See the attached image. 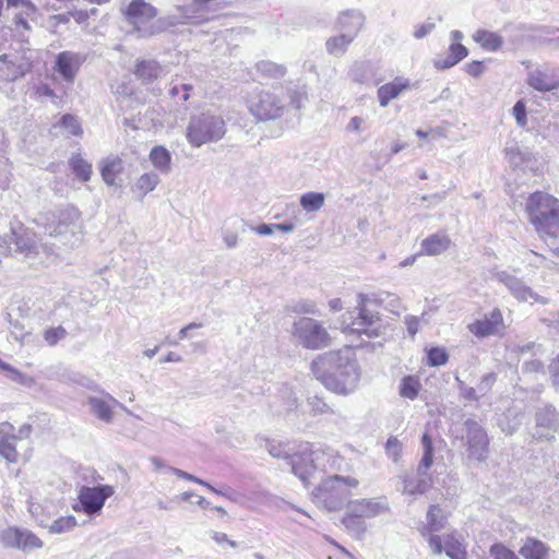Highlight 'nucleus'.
Returning <instances> with one entry per match:
<instances>
[{
    "label": "nucleus",
    "mask_w": 559,
    "mask_h": 559,
    "mask_svg": "<svg viewBox=\"0 0 559 559\" xmlns=\"http://www.w3.org/2000/svg\"><path fill=\"white\" fill-rule=\"evenodd\" d=\"M292 334L298 344L307 349H321L328 347L331 342L323 324L307 317L299 318L293 323Z\"/></svg>",
    "instance_id": "8"
},
{
    "label": "nucleus",
    "mask_w": 559,
    "mask_h": 559,
    "mask_svg": "<svg viewBox=\"0 0 559 559\" xmlns=\"http://www.w3.org/2000/svg\"><path fill=\"white\" fill-rule=\"evenodd\" d=\"M87 403L91 407V412L105 423L112 420V407L120 405L109 393H103V396H90Z\"/></svg>",
    "instance_id": "23"
},
{
    "label": "nucleus",
    "mask_w": 559,
    "mask_h": 559,
    "mask_svg": "<svg viewBox=\"0 0 559 559\" xmlns=\"http://www.w3.org/2000/svg\"><path fill=\"white\" fill-rule=\"evenodd\" d=\"M114 493V487L110 485H100L96 487L82 486L78 497L83 512L88 515H94L100 513L105 501Z\"/></svg>",
    "instance_id": "14"
},
{
    "label": "nucleus",
    "mask_w": 559,
    "mask_h": 559,
    "mask_svg": "<svg viewBox=\"0 0 559 559\" xmlns=\"http://www.w3.org/2000/svg\"><path fill=\"white\" fill-rule=\"evenodd\" d=\"M84 58L73 51H62L56 58V71L67 82H73Z\"/></svg>",
    "instance_id": "19"
},
{
    "label": "nucleus",
    "mask_w": 559,
    "mask_h": 559,
    "mask_svg": "<svg viewBox=\"0 0 559 559\" xmlns=\"http://www.w3.org/2000/svg\"><path fill=\"white\" fill-rule=\"evenodd\" d=\"M290 311L295 313H302V314H317L318 309L313 301L310 300H299L292 306H289Z\"/></svg>",
    "instance_id": "49"
},
{
    "label": "nucleus",
    "mask_w": 559,
    "mask_h": 559,
    "mask_svg": "<svg viewBox=\"0 0 559 559\" xmlns=\"http://www.w3.org/2000/svg\"><path fill=\"white\" fill-rule=\"evenodd\" d=\"M559 430V414L551 405L539 407L535 413V426L531 432L535 441H552Z\"/></svg>",
    "instance_id": "12"
},
{
    "label": "nucleus",
    "mask_w": 559,
    "mask_h": 559,
    "mask_svg": "<svg viewBox=\"0 0 559 559\" xmlns=\"http://www.w3.org/2000/svg\"><path fill=\"white\" fill-rule=\"evenodd\" d=\"M324 204V194L320 192H308L300 197V205L307 212L319 211Z\"/></svg>",
    "instance_id": "41"
},
{
    "label": "nucleus",
    "mask_w": 559,
    "mask_h": 559,
    "mask_svg": "<svg viewBox=\"0 0 559 559\" xmlns=\"http://www.w3.org/2000/svg\"><path fill=\"white\" fill-rule=\"evenodd\" d=\"M53 129H59L61 134L66 138L81 136L83 134L81 122L78 117L71 114L63 115L58 122L53 124Z\"/></svg>",
    "instance_id": "33"
},
{
    "label": "nucleus",
    "mask_w": 559,
    "mask_h": 559,
    "mask_svg": "<svg viewBox=\"0 0 559 559\" xmlns=\"http://www.w3.org/2000/svg\"><path fill=\"white\" fill-rule=\"evenodd\" d=\"M344 526L354 534L357 538L364 536L367 531L366 521L362 518L356 516L346 508V512L342 519Z\"/></svg>",
    "instance_id": "39"
},
{
    "label": "nucleus",
    "mask_w": 559,
    "mask_h": 559,
    "mask_svg": "<svg viewBox=\"0 0 559 559\" xmlns=\"http://www.w3.org/2000/svg\"><path fill=\"white\" fill-rule=\"evenodd\" d=\"M349 36L340 33L337 36L330 37L325 43L326 51L335 57L343 56L348 46L353 43Z\"/></svg>",
    "instance_id": "38"
},
{
    "label": "nucleus",
    "mask_w": 559,
    "mask_h": 559,
    "mask_svg": "<svg viewBox=\"0 0 559 559\" xmlns=\"http://www.w3.org/2000/svg\"><path fill=\"white\" fill-rule=\"evenodd\" d=\"M192 498H197V501H194L198 506H200L202 509H206L209 506V502L201 496H197L192 491H185L178 496V499L182 501H190Z\"/></svg>",
    "instance_id": "60"
},
{
    "label": "nucleus",
    "mask_w": 559,
    "mask_h": 559,
    "mask_svg": "<svg viewBox=\"0 0 559 559\" xmlns=\"http://www.w3.org/2000/svg\"><path fill=\"white\" fill-rule=\"evenodd\" d=\"M451 240L444 233H437L421 241V251L428 255H437L450 247Z\"/></svg>",
    "instance_id": "31"
},
{
    "label": "nucleus",
    "mask_w": 559,
    "mask_h": 559,
    "mask_svg": "<svg viewBox=\"0 0 559 559\" xmlns=\"http://www.w3.org/2000/svg\"><path fill=\"white\" fill-rule=\"evenodd\" d=\"M524 559H550V548L539 539L527 537L519 550Z\"/></svg>",
    "instance_id": "28"
},
{
    "label": "nucleus",
    "mask_w": 559,
    "mask_h": 559,
    "mask_svg": "<svg viewBox=\"0 0 559 559\" xmlns=\"http://www.w3.org/2000/svg\"><path fill=\"white\" fill-rule=\"evenodd\" d=\"M46 229L51 237L60 238L66 246L73 247L81 241L79 213L73 207L60 211Z\"/></svg>",
    "instance_id": "9"
},
{
    "label": "nucleus",
    "mask_w": 559,
    "mask_h": 559,
    "mask_svg": "<svg viewBox=\"0 0 559 559\" xmlns=\"http://www.w3.org/2000/svg\"><path fill=\"white\" fill-rule=\"evenodd\" d=\"M490 555L493 559H519L512 550L502 544H493L490 547Z\"/></svg>",
    "instance_id": "51"
},
{
    "label": "nucleus",
    "mask_w": 559,
    "mask_h": 559,
    "mask_svg": "<svg viewBox=\"0 0 559 559\" xmlns=\"http://www.w3.org/2000/svg\"><path fill=\"white\" fill-rule=\"evenodd\" d=\"M419 390V383L413 377H406L402 380L400 393L403 397L414 400Z\"/></svg>",
    "instance_id": "43"
},
{
    "label": "nucleus",
    "mask_w": 559,
    "mask_h": 559,
    "mask_svg": "<svg viewBox=\"0 0 559 559\" xmlns=\"http://www.w3.org/2000/svg\"><path fill=\"white\" fill-rule=\"evenodd\" d=\"M17 437L12 424L3 421L0 424V456L9 463H16L19 453L16 451Z\"/></svg>",
    "instance_id": "20"
},
{
    "label": "nucleus",
    "mask_w": 559,
    "mask_h": 559,
    "mask_svg": "<svg viewBox=\"0 0 559 559\" xmlns=\"http://www.w3.org/2000/svg\"><path fill=\"white\" fill-rule=\"evenodd\" d=\"M468 331L476 337L498 335L504 330L503 317L499 309H493L489 314L468 324Z\"/></svg>",
    "instance_id": "18"
},
{
    "label": "nucleus",
    "mask_w": 559,
    "mask_h": 559,
    "mask_svg": "<svg viewBox=\"0 0 559 559\" xmlns=\"http://www.w3.org/2000/svg\"><path fill=\"white\" fill-rule=\"evenodd\" d=\"M449 359V355L443 348L433 347L428 352L427 360L429 366H442L445 365Z\"/></svg>",
    "instance_id": "47"
},
{
    "label": "nucleus",
    "mask_w": 559,
    "mask_h": 559,
    "mask_svg": "<svg viewBox=\"0 0 559 559\" xmlns=\"http://www.w3.org/2000/svg\"><path fill=\"white\" fill-rule=\"evenodd\" d=\"M36 252L35 235L19 225V235L14 238L13 253H20L25 257Z\"/></svg>",
    "instance_id": "32"
},
{
    "label": "nucleus",
    "mask_w": 559,
    "mask_h": 559,
    "mask_svg": "<svg viewBox=\"0 0 559 559\" xmlns=\"http://www.w3.org/2000/svg\"><path fill=\"white\" fill-rule=\"evenodd\" d=\"M411 88V81L405 78H395L392 82L381 85L377 91L381 107H388L392 99L397 98L404 91Z\"/></svg>",
    "instance_id": "24"
},
{
    "label": "nucleus",
    "mask_w": 559,
    "mask_h": 559,
    "mask_svg": "<svg viewBox=\"0 0 559 559\" xmlns=\"http://www.w3.org/2000/svg\"><path fill=\"white\" fill-rule=\"evenodd\" d=\"M497 380V376L495 372L486 373L481 377L479 383L477 384V391L481 396L486 395L492 388Z\"/></svg>",
    "instance_id": "53"
},
{
    "label": "nucleus",
    "mask_w": 559,
    "mask_h": 559,
    "mask_svg": "<svg viewBox=\"0 0 559 559\" xmlns=\"http://www.w3.org/2000/svg\"><path fill=\"white\" fill-rule=\"evenodd\" d=\"M124 16L140 37H151L166 28L163 19L155 20L157 9L145 0H132L124 10Z\"/></svg>",
    "instance_id": "6"
},
{
    "label": "nucleus",
    "mask_w": 559,
    "mask_h": 559,
    "mask_svg": "<svg viewBox=\"0 0 559 559\" xmlns=\"http://www.w3.org/2000/svg\"><path fill=\"white\" fill-rule=\"evenodd\" d=\"M100 176L107 186H120L117 181L123 171V162L119 156L109 155L99 163Z\"/></svg>",
    "instance_id": "25"
},
{
    "label": "nucleus",
    "mask_w": 559,
    "mask_h": 559,
    "mask_svg": "<svg viewBox=\"0 0 559 559\" xmlns=\"http://www.w3.org/2000/svg\"><path fill=\"white\" fill-rule=\"evenodd\" d=\"M427 472L419 471L418 465L415 476H406L404 478L403 492L412 496L426 492L432 485V479Z\"/></svg>",
    "instance_id": "26"
},
{
    "label": "nucleus",
    "mask_w": 559,
    "mask_h": 559,
    "mask_svg": "<svg viewBox=\"0 0 559 559\" xmlns=\"http://www.w3.org/2000/svg\"><path fill=\"white\" fill-rule=\"evenodd\" d=\"M73 174L83 182H87L93 174L92 164L84 159L81 154H73L69 159Z\"/></svg>",
    "instance_id": "36"
},
{
    "label": "nucleus",
    "mask_w": 559,
    "mask_h": 559,
    "mask_svg": "<svg viewBox=\"0 0 559 559\" xmlns=\"http://www.w3.org/2000/svg\"><path fill=\"white\" fill-rule=\"evenodd\" d=\"M358 485L359 480L352 476H329L313 490L314 502L328 511H338L348 502L352 489Z\"/></svg>",
    "instance_id": "3"
},
{
    "label": "nucleus",
    "mask_w": 559,
    "mask_h": 559,
    "mask_svg": "<svg viewBox=\"0 0 559 559\" xmlns=\"http://www.w3.org/2000/svg\"><path fill=\"white\" fill-rule=\"evenodd\" d=\"M435 27H436V24L432 21L427 20L424 24L415 26L413 35L416 39L425 38L428 34H430L435 29Z\"/></svg>",
    "instance_id": "57"
},
{
    "label": "nucleus",
    "mask_w": 559,
    "mask_h": 559,
    "mask_svg": "<svg viewBox=\"0 0 559 559\" xmlns=\"http://www.w3.org/2000/svg\"><path fill=\"white\" fill-rule=\"evenodd\" d=\"M551 382L557 391H559V353L556 359L549 366Z\"/></svg>",
    "instance_id": "61"
},
{
    "label": "nucleus",
    "mask_w": 559,
    "mask_h": 559,
    "mask_svg": "<svg viewBox=\"0 0 559 559\" xmlns=\"http://www.w3.org/2000/svg\"><path fill=\"white\" fill-rule=\"evenodd\" d=\"M464 427L468 457L479 462L485 461L489 453V438L486 430L479 423L471 418L464 421Z\"/></svg>",
    "instance_id": "11"
},
{
    "label": "nucleus",
    "mask_w": 559,
    "mask_h": 559,
    "mask_svg": "<svg viewBox=\"0 0 559 559\" xmlns=\"http://www.w3.org/2000/svg\"><path fill=\"white\" fill-rule=\"evenodd\" d=\"M19 235V226H10L8 230L0 234V248L9 253H13L14 238Z\"/></svg>",
    "instance_id": "44"
},
{
    "label": "nucleus",
    "mask_w": 559,
    "mask_h": 559,
    "mask_svg": "<svg viewBox=\"0 0 559 559\" xmlns=\"http://www.w3.org/2000/svg\"><path fill=\"white\" fill-rule=\"evenodd\" d=\"M3 370L9 372V378L12 381L17 382L22 385L32 386L34 383V380L31 377H28L25 373H22L17 369L13 368L11 365H9V369Z\"/></svg>",
    "instance_id": "52"
},
{
    "label": "nucleus",
    "mask_w": 559,
    "mask_h": 559,
    "mask_svg": "<svg viewBox=\"0 0 559 559\" xmlns=\"http://www.w3.org/2000/svg\"><path fill=\"white\" fill-rule=\"evenodd\" d=\"M465 71L473 78H478L485 71V64L483 61H472L465 64Z\"/></svg>",
    "instance_id": "58"
},
{
    "label": "nucleus",
    "mask_w": 559,
    "mask_h": 559,
    "mask_svg": "<svg viewBox=\"0 0 559 559\" xmlns=\"http://www.w3.org/2000/svg\"><path fill=\"white\" fill-rule=\"evenodd\" d=\"M445 555L451 559H467V551L463 540L455 533L441 536Z\"/></svg>",
    "instance_id": "30"
},
{
    "label": "nucleus",
    "mask_w": 559,
    "mask_h": 559,
    "mask_svg": "<svg viewBox=\"0 0 559 559\" xmlns=\"http://www.w3.org/2000/svg\"><path fill=\"white\" fill-rule=\"evenodd\" d=\"M513 350L520 355H524L525 353H532L533 355H536L540 350V345H537L534 342H530L523 345L514 346Z\"/></svg>",
    "instance_id": "59"
},
{
    "label": "nucleus",
    "mask_w": 559,
    "mask_h": 559,
    "mask_svg": "<svg viewBox=\"0 0 559 559\" xmlns=\"http://www.w3.org/2000/svg\"><path fill=\"white\" fill-rule=\"evenodd\" d=\"M311 371L328 390L337 394H349L360 379V371L350 347L324 353L311 362Z\"/></svg>",
    "instance_id": "1"
},
{
    "label": "nucleus",
    "mask_w": 559,
    "mask_h": 559,
    "mask_svg": "<svg viewBox=\"0 0 559 559\" xmlns=\"http://www.w3.org/2000/svg\"><path fill=\"white\" fill-rule=\"evenodd\" d=\"M365 24V15L358 10L342 12L336 21V28L340 33L355 39Z\"/></svg>",
    "instance_id": "22"
},
{
    "label": "nucleus",
    "mask_w": 559,
    "mask_h": 559,
    "mask_svg": "<svg viewBox=\"0 0 559 559\" xmlns=\"http://www.w3.org/2000/svg\"><path fill=\"white\" fill-rule=\"evenodd\" d=\"M473 39L476 43H479L483 48L490 50V51H497L502 47L503 39L501 36H499L496 33L488 32L485 29H478L474 33Z\"/></svg>",
    "instance_id": "35"
},
{
    "label": "nucleus",
    "mask_w": 559,
    "mask_h": 559,
    "mask_svg": "<svg viewBox=\"0 0 559 559\" xmlns=\"http://www.w3.org/2000/svg\"><path fill=\"white\" fill-rule=\"evenodd\" d=\"M493 277L510 292V294L520 302H540L546 304L547 300L535 293L525 282L508 273L507 271L496 272Z\"/></svg>",
    "instance_id": "15"
},
{
    "label": "nucleus",
    "mask_w": 559,
    "mask_h": 559,
    "mask_svg": "<svg viewBox=\"0 0 559 559\" xmlns=\"http://www.w3.org/2000/svg\"><path fill=\"white\" fill-rule=\"evenodd\" d=\"M531 224L538 234L555 236L559 230V200L546 192L532 193L525 204Z\"/></svg>",
    "instance_id": "2"
},
{
    "label": "nucleus",
    "mask_w": 559,
    "mask_h": 559,
    "mask_svg": "<svg viewBox=\"0 0 559 559\" xmlns=\"http://www.w3.org/2000/svg\"><path fill=\"white\" fill-rule=\"evenodd\" d=\"M1 540L5 547L22 550H32L43 547V542L31 531L17 527H9L1 534Z\"/></svg>",
    "instance_id": "16"
},
{
    "label": "nucleus",
    "mask_w": 559,
    "mask_h": 559,
    "mask_svg": "<svg viewBox=\"0 0 559 559\" xmlns=\"http://www.w3.org/2000/svg\"><path fill=\"white\" fill-rule=\"evenodd\" d=\"M456 381L459 383V390L460 394L463 399L468 401H478L481 396L480 393L478 394L477 389H474L472 386H467L463 381H461L459 378H456Z\"/></svg>",
    "instance_id": "54"
},
{
    "label": "nucleus",
    "mask_w": 559,
    "mask_h": 559,
    "mask_svg": "<svg viewBox=\"0 0 559 559\" xmlns=\"http://www.w3.org/2000/svg\"><path fill=\"white\" fill-rule=\"evenodd\" d=\"M468 55V50L460 43H453L449 47L447 56H438L433 66L439 70L452 68Z\"/></svg>",
    "instance_id": "27"
},
{
    "label": "nucleus",
    "mask_w": 559,
    "mask_h": 559,
    "mask_svg": "<svg viewBox=\"0 0 559 559\" xmlns=\"http://www.w3.org/2000/svg\"><path fill=\"white\" fill-rule=\"evenodd\" d=\"M364 122V119L360 117H353L350 121L348 122L346 130L353 131V132H359L361 130V124Z\"/></svg>",
    "instance_id": "63"
},
{
    "label": "nucleus",
    "mask_w": 559,
    "mask_h": 559,
    "mask_svg": "<svg viewBox=\"0 0 559 559\" xmlns=\"http://www.w3.org/2000/svg\"><path fill=\"white\" fill-rule=\"evenodd\" d=\"M267 451L273 457L289 460L293 473L308 486L311 478L317 472L314 461L318 459V453L312 451L309 444L300 445L298 452L289 454L288 450L281 443H270Z\"/></svg>",
    "instance_id": "7"
},
{
    "label": "nucleus",
    "mask_w": 559,
    "mask_h": 559,
    "mask_svg": "<svg viewBox=\"0 0 559 559\" xmlns=\"http://www.w3.org/2000/svg\"><path fill=\"white\" fill-rule=\"evenodd\" d=\"M159 176L154 173H145L141 175L132 187V191L140 198H144L147 193L152 192L159 183Z\"/></svg>",
    "instance_id": "34"
},
{
    "label": "nucleus",
    "mask_w": 559,
    "mask_h": 559,
    "mask_svg": "<svg viewBox=\"0 0 559 559\" xmlns=\"http://www.w3.org/2000/svg\"><path fill=\"white\" fill-rule=\"evenodd\" d=\"M447 523L444 511L438 504H431L426 515V523L420 527V535L427 540L433 555L442 554V538L436 533L444 530Z\"/></svg>",
    "instance_id": "10"
},
{
    "label": "nucleus",
    "mask_w": 559,
    "mask_h": 559,
    "mask_svg": "<svg viewBox=\"0 0 559 559\" xmlns=\"http://www.w3.org/2000/svg\"><path fill=\"white\" fill-rule=\"evenodd\" d=\"M150 159L154 167L163 174L170 171L171 156L164 146H155L151 150Z\"/></svg>",
    "instance_id": "37"
},
{
    "label": "nucleus",
    "mask_w": 559,
    "mask_h": 559,
    "mask_svg": "<svg viewBox=\"0 0 559 559\" xmlns=\"http://www.w3.org/2000/svg\"><path fill=\"white\" fill-rule=\"evenodd\" d=\"M67 335H68L67 330L63 326L59 325L57 328L47 329L44 332V340L46 341V343L48 345L53 346L59 341L66 338Z\"/></svg>",
    "instance_id": "46"
},
{
    "label": "nucleus",
    "mask_w": 559,
    "mask_h": 559,
    "mask_svg": "<svg viewBox=\"0 0 559 559\" xmlns=\"http://www.w3.org/2000/svg\"><path fill=\"white\" fill-rule=\"evenodd\" d=\"M308 406L313 415L326 413L329 408L328 404L318 396L309 397Z\"/></svg>",
    "instance_id": "55"
},
{
    "label": "nucleus",
    "mask_w": 559,
    "mask_h": 559,
    "mask_svg": "<svg viewBox=\"0 0 559 559\" xmlns=\"http://www.w3.org/2000/svg\"><path fill=\"white\" fill-rule=\"evenodd\" d=\"M424 454L419 462V471H428L433 462V447L430 436L425 432L421 437Z\"/></svg>",
    "instance_id": "42"
},
{
    "label": "nucleus",
    "mask_w": 559,
    "mask_h": 559,
    "mask_svg": "<svg viewBox=\"0 0 559 559\" xmlns=\"http://www.w3.org/2000/svg\"><path fill=\"white\" fill-rule=\"evenodd\" d=\"M249 110L259 120H274L283 115L282 100L269 92H259L249 99Z\"/></svg>",
    "instance_id": "13"
},
{
    "label": "nucleus",
    "mask_w": 559,
    "mask_h": 559,
    "mask_svg": "<svg viewBox=\"0 0 559 559\" xmlns=\"http://www.w3.org/2000/svg\"><path fill=\"white\" fill-rule=\"evenodd\" d=\"M226 133V124L222 116L211 112H201L190 118L187 126L186 138L193 147L217 142Z\"/></svg>",
    "instance_id": "5"
},
{
    "label": "nucleus",
    "mask_w": 559,
    "mask_h": 559,
    "mask_svg": "<svg viewBox=\"0 0 559 559\" xmlns=\"http://www.w3.org/2000/svg\"><path fill=\"white\" fill-rule=\"evenodd\" d=\"M257 70L263 76L269 79H282L286 74V68L269 60H262L257 63Z\"/></svg>",
    "instance_id": "40"
},
{
    "label": "nucleus",
    "mask_w": 559,
    "mask_h": 559,
    "mask_svg": "<svg viewBox=\"0 0 559 559\" xmlns=\"http://www.w3.org/2000/svg\"><path fill=\"white\" fill-rule=\"evenodd\" d=\"M403 451V444L396 437H390L385 443L386 455L397 462Z\"/></svg>",
    "instance_id": "48"
},
{
    "label": "nucleus",
    "mask_w": 559,
    "mask_h": 559,
    "mask_svg": "<svg viewBox=\"0 0 559 559\" xmlns=\"http://www.w3.org/2000/svg\"><path fill=\"white\" fill-rule=\"evenodd\" d=\"M224 242L227 248H235L238 243V237L235 233H225L224 234Z\"/></svg>",
    "instance_id": "64"
},
{
    "label": "nucleus",
    "mask_w": 559,
    "mask_h": 559,
    "mask_svg": "<svg viewBox=\"0 0 559 559\" xmlns=\"http://www.w3.org/2000/svg\"><path fill=\"white\" fill-rule=\"evenodd\" d=\"M135 76L143 83H152L165 74L164 68L155 60L139 61L134 70Z\"/></svg>",
    "instance_id": "29"
},
{
    "label": "nucleus",
    "mask_w": 559,
    "mask_h": 559,
    "mask_svg": "<svg viewBox=\"0 0 559 559\" xmlns=\"http://www.w3.org/2000/svg\"><path fill=\"white\" fill-rule=\"evenodd\" d=\"M370 298L359 294L357 306L344 316V331L358 335L365 334L368 338L378 337L382 333V323L379 313L370 308Z\"/></svg>",
    "instance_id": "4"
},
{
    "label": "nucleus",
    "mask_w": 559,
    "mask_h": 559,
    "mask_svg": "<svg viewBox=\"0 0 559 559\" xmlns=\"http://www.w3.org/2000/svg\"><path fill=\"white\" fill-rule=\"evenodd\" d=\"M527 84L538 92H551L559 88V78L554 69H535L528 73Z\"/></svg>",
    "instance_id": "21"
},
{
    "label": "nucleus",
    "mask_w": 559,
    "mask_h": 559,
    "mask_svg": "<svg viewBox=\"0 0 559 559\" xmlns=\"http://www.w3.org/2000/svg\"><path fill=\"white\" fill-rule=\"evenodd\" d=\"M76 526V520L74 516H62L53 521L49 530L51 533L60 534Z\"/></svg>",
    "instance_id": "45"
},
{
    "label": "nucleus",
    "mask_w": 559,
    "mask_h": 559,
    "mask_svg": "<svg viewBox=\"0 0 559 559\" xmlns=\"http://www.w3.org/2000/svg\"><path fill=\"white\" fill-rule=\"evenodd\" d=\"M409 335L415 336L419 330V318L415 316H407L404 320Z\"/></svg>",
    "instance_id": "62"
},
{
    "label": "nucleus",
    "mask_w": 559,
    "mask_h": 559,
    "mask_svg": "<svg viewBox=\"0 0 559 559\" xmlns=\"http://www.w3.org/2000/svg\"><path fill=\"white\" fill-rule=\"evenodd\" d=\"M522 371L524 374L544 373V364L539 359L525 361Z\"/></svg>",
    "instance_id": "56"
},
{
    "label": "nucleus",
    "mask_w": 559,
    "mask_h": 559,
    "mask_svg": "<svg viewBox=\"0 0 559 559\" xmlns=\"http://www.w3.org/2000/svg\"><path fill=\"white\" fill-rule=\"evenodd\" d=\"M346 508L354 515L366 519H373L389 512V503L384 498H361L347 502Z\"/></svg>",
    "instance_id": "17"
},
{
    "label": "nucleus",
    "mask_w": 559,
    "mask_h": 559,
    "mask_svg": "<svg viewBox=\"0 0 559 559\" xmlns=\"http://www.w3.org/2000/svg\"><path fill=\"white\" fill-rule=\"evenodd\" d=\"M512 114L515 118L516 124L524 128L527 124L526 106L523 100H518L512 108Z\"/></svg>",
    "instance_id": "50"
}]
</instances>
